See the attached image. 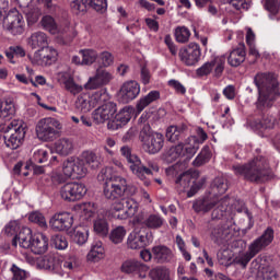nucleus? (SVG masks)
I'll return each mask as SVG.
<instances>
[{
  "label": "nucleus",
  "instance_id": "nucleus-49",
  "mask_svg": "<svg viewBox=\"0 0 280 280\" xmlns=\"http://www.w3.org/2000/svg\"><path fill=\"white\" fill-rule=\"evenodd\" d=\"M70 185L72 187L74 202H75V200H82V198H84V196H86L88 189L84 184L72 182V183H70Z\"/></svg>",
  "mask_w": 280,
  "mask_h": 280
},
{
  "label": "nucleus",
  "instance_id": "nucleus-45",
  "mask_svg": "<svg viewBox=\"0 0 280 280\" xmlns=\"http://www.w3.org/2000/svg\"><path fill=\"white\" fill-rule=\"evenodd\" d=\"M40 23L46 32H49L50 34H58V24L51 15L43 16Z\"/></svg>",
  "mask_w": 280,
  "mask_h": 280
},
{
  "label": "nucleus",
  "instance_id": "nucleus-18",
  "mask_svg": "<svg viewBox=\"0 0 280 280\" xmlns=\"http://www.w3.org/2000/svg\"><path fill=\"white\" fill-rule=\"evenodd\" d=\"M52 231H69L73 226V214L69 212H57L49 220Z\"/></svg>",
  "mask_w": 280,
  "mask_h": 280
},
{
  "label": "nucleus",
  "instance_id": "nucleus-11",
  "mask_svg": "<svg viewBox=\"0 0 280 280\" xmlns=\"http://www.w3.org/2000/svg\"><path fill=\"white\" fill-rule=\"evenodd\" d=\"M106 100V91L100 90L96 91L92 97L88 94H81L78 96L74 106L77 110H80V113H90L93 108H95V104H102Z\"/></svg>",
  "mask_w": 280,
  "mask_h": 280
},
{
  "label": "nucleus",
  "instance_id": "nucleus-20",
  "mask_svg": "<svg viewBox=\"0 0 280 280\" xmlns=\"http://www.w3.org/2000/svg\"><path fill=\"white\" fill-rule=\"evenodd\" d=\"M117 113V104L113 102H107L101 106H98L92 113V119H94L95 124H104L108 121L113 115Z\"/></svg>",
  "mask_w": 280,
  "mask_h": 280
},
{
  "label": "nucleus",
  "instance_id": "nucleus-57",
  "mask_svg": "<svg viewBox=\"0 0 280 280\" xmlns=\"http://www.w3.org/2000/svg\"><path fill=\"white\" fill-rule=\"evenodd\" d=\"M265 10H268L271 16H277L280 10L279 0H266Z\"/></svg>",
  "mask_w": 280,
  "mask_h": 280
},
{
  "label": "nucleus",
  "instance_id": "nucleus-10",
  "mask_svg": "<svg viewBox=\"0 0 280 280\" xmlns=\"http://www.w3.org/2000/svg\"><path fill=\"white\" fill-rule=\"evenodd\" d=\"M121 156H125L127 162L130 164L129 170H131L132 174L139 178L140 180H145V174H152V171L148 168V166L143 165L141 159L139 156L132 154V149L128 145H124L120 148Z\"/></svg>",
  "mask_w": 280,
  "mask_h": 280
},
{
  "label": "nucleus",
  "instance_id": "nucleus-50",
  "mask_svg": "<svg viewBox=\"0 0 280 280\" xmlns=\"http://www.w3.org/2000/svg\"><path fill=\"white\" fill-rule=\"evenodd\" d=\"M126 237V229L124 226H118L114 229L109 234V240L113 244H121Z\"/></svg>",
  "mask_w": 280,
  "mask_h": 280
},
{
  "label": "nucleus",
  "instance_id": "nucleus-1",
  "mask_svg": "<svg viewBox=\"0 0 280 280\" xmlns=\"http://www.w3.org/2000/svg\"><path fill=\"white\" fill-rule=\"evenodd\" d=\"M98 180H104L103 195L113 203L112 209L115 218L126 211V199L124 196H135L137 187L128 186L126 178L113 174V170L103 168L98 174Z\"/></svg>",
  "mask_w": 280,
  "mask_h": 280
},
{
  "label": "nucleus",
  "instance_id": "nucleus-17",
  "mask_svg": "<svg viewBox=\"0 0 280 280\" xmlns=\"http://www.w3.org/2000/svg\"><path fill=\"white\" fill-rule=\"evenodd\" d=\"M110 80H113V74L104 68H98L95 74L85 83L84 88L88 91H95V89H102V86L109 84Z\"/></svg>",
  "mask_w": 280,
  "mask_h": 280
},
{
  "label": "nucleus",
  "instance_id": "nucleus-42",
  "mask_svg": "<svg viewBox=\"0 0 280 280\" xmlns=\"http://www.w3.org/2000/svg\"><path fill=\"white\" fill-rule=\"evenodd\" d=\"M149 277L151 280H170V269L165 267H155L150 270Z\"/></svg>",
  "mask_w": 280,
  "mask_h": 280
},
{
  "label": "nucleus",
  "instance_id": "nucleus-58",
  "mask_svg": "<svg viewBox=\"0 0 280 280\" xmlns=\"http://www.w3.org/2000/svg\"><path fill=\"white\" fill-rule=\"evenodd\" d=\"M213 67H215V60L206 62L203 66L197 69V75H199L200 78H202L203 75H209V73L213 71Z\"/></svg>",
  "mask_w": 280,
  "mask_h": 280
},
{
  "label": "nucleus",
  "instance_id": "nucleus-43",
  "mask_svg": "<svg viewBox=\"0 0 280 280\" xmlns=\"http://www.w3.org/2000/svg\"><path fill=\"white\" fill-rule=\"evenodd\" d=\"M50 244L57 250H67V248H69V241H67V236L61 234L52 235L50 238Z\"/></svg>",
  "mask_w": 280,
  "mask_h": 280
},
{
  "label": "nucleus",
  "instance_id": "nucleus-63",
  "mask_svg": "<svg viewBox=\"0 0 280 280\" xmlns=\"http://www.w3.org/2000/svg\"><path fill=\"white\" fill-rule=\"evenodd\" d=\"M168 86H171L172 89H175L176 93H180L182 95H185V93H187V89H185L183 83H180L177 80H174V79L170 80Z\"/></svg>",
  "mask_w": 280,
  "mask_h": 280
},
{
  "label": "nucleus",
  "instance_id": "nucleus-27",
  "mask_svg": "<svg viewBox=\"0 0 280 280\" xmlns=\"http://www.w3.org/2000/svg\"><path fill=\"white\" fill-rule=\"evenodd\" d=\"M185 130H187V125H171L166 129V140L171 143H180L185 139Z\"/></svg>",
  "mask_w": 280,
  "mask_h": 280
},
{
  "label": "nucleus",
  "instance_id": "nucleus-33",
  "mask_svg": "<svg viewBox=\"0 0 280 280\" xmlns=\"http://www.w3.org/2000/svg\"><path fill=\"white\" fill-rule=\"evenodd\" d=\"M230 205L231 198L229 196H225L221 199L218 198V203L215 205L211 213L212 220H220L224 218V212L229 210Z\"/></svg>",
  "mask_w": 280,
  "mask_h": 280
},
{
  "label": "nucleus",
  "instance_id": "nucleus-2",
  "mask_svg": "<svg viewBox=\"0 0 280 280\" xmlns=\"http://www.w3.org/2000/svg\"><path fill=\"white\" fill-rule=\"evenodd\" d=\"M232 170L236 176H244L245 180L256 183V185L268 183L272 178L270 164L264 155H258L246 164L233 165Z\"/></svg>",
  "mask_w": 280,
  "mask_h": 280
},
{
  "label": "nucleus",
  "instance_id": "nucleus-5",
  "mask_svg": "<svg viewBox=\"0 0 280 280\" xmlns=\"http://www.w3.org/2000/svg\"><path fill=\"white\" fill-rule=\"evenodd\" d=\"M273 240L275 230L269 226L264 231L261 236L250 243V245L248 246V250L245 254L235 258L236 264H238V266H242L243 268H246V266H248V264L250 262V259H253V257H255L256 255H259V253H261V250H265V248H268V246L272 244Z\"/></svg>",
  "mask_w": 280,
  "mask_h": 280
},
{
  "label": "nucleus",
  "instance_id": "nucleus-36",
  "mask_svg": "<svg viewBox=\"0 0 280 280\" xmlns=\"http://www.w3.org/2000/svg\"><path fill=\"white\" fill-rule=\"evenodd\" d=\"M161 98V92L159 91H151L148 95L140 98L137 103V110L138 113H142L152 102H156V100Z\"/></svg>",
  "mask_w": 280,
  "mask_h": 280
},
{
  "label": "nucleus",
  "instance_id": "nucleus-47",
  "mask_svg": "<svg viewBox=\"0 0 280 280\" xmlns=\"http://www.w3.org/2000/svg\"><path fill=\"white\" fill-rule=\"evenodd\" d=\"M73 242L79 246H84L85 242H89V229L79 228L74 230Z\"/></svg>",
  "mask_w": 280,
  "mask_h": 280
},
{
  "label": "nucleus",
  "instance_id": "nucleus-31",
  "mask_svg": "<svg viewBox=\"0 0 280 280\" xmlns=\"http://www.w3.org/2000/svg\"><path fill=\"white\" fill-rule=\"evenodd\" d=\"M73 150H75V143L71 138H61L55 142V151L60 156H69L73 154Z\"/></svg>",
  "mask_w": 280,
  "mask_h": 280
},
{
  "label": "nucleus",
  "instance_id": "nucleus-4",
  "mask_svg": "<svg viewBox=\"0 0 280 280\" xmlns=\"http://www.w3.org/2000/svg\"><path fill=\"white\" fill-rule=\"evenodd\" d=\"M84 163L89 165L92 170H97L100 167V156L93 151H84L80 158H68L63 162L62 172L68 178H82L86 176V167Z\"/></svg>",
  "mask_w": 280,
  "mask_h": 280
},
{
  "label": "nucleus",
  "instance_id": "nucleus-8",
  "mask_svg": "<svg viewBox=\"0 0 280 280\" xmlns=\"http://www.w3.org/2000/svg\"><path fill=\"white\" fill-rule=\"evenodd\" d=\"M60 130H62V124L52 117L43 118L36 125V135L39 141H56Z\"/></svg>",
  "mask_w": 280,
  "mask_h": 280
},
{
  "label": "nucleus",
  "instance_id": "nucleus-34",
  "mask_svg": "<svg viewBox=\"0 0 280 280\" xmlns=\"http://www.w3.org/2000/svg\"><path fill=\"white\" fill-rule=\"evenodd\" d=\"M49 43L47 42V34L43 32H36L31 35L28 38V47H32L33 49H45Z\"/></svg>",
  "mask_w": 280,
  "mask_h": 280
},
{
  "label": "nucleus",
  "instance_id": "nucleus-40",
  "mask_svg": "<svg viewBox=\"0 0 280 280\" xmlns=\"http://www.w3.org/2000/svg\"><path fill=\"white\" fill-rule=\"evenodd\" d=\"M0 113L3 119H12L16 115V107L12 101L0 103Z\"/></svg>",
  "mask_w": 280,
  "mask_h": 280
},
{
  "label": "nucleus",
  "instance_id": "nucleus-64",
  "mask_svg": "<svg viewBox=\"0 0 280 280\" xmlns=\"http://www.w3.org/2000/svg\"><path fill=\"white\" fill-rule=\"evenodd\" d=\"M100 259H104V252H95V249H91L88 254V261L97 262Z\"/></svg>",
  "mask_w": 280,
  "mask_h": 280
},
{
  "label": "nucleus",
  "instance_id": "nucleus-24",
  "mask_svg": "<svg viewBox=\"0 0 280 280\" xmlns=\"http://www.w3.org/2000/svg\"><path fill=\"white\" fill-rule=\"evenodd\" d=\"M28 248L34 255H45L49 250V238L43 233L34 234Z\"/></svg>",
  "mask_w": 280,
  "mask_h": 280
},
{
  "label": "nucleus",
  "instance_id": "nucleus-19",
  "mask_svg": "<svg viewBox=\"0 0 280 280\" xmlns=\"http://www.w3.org/2000/svg\"><path fill=\"white\" fill-rule=\"evenodd\" d=\"M133 108L125 106L115 115V117L107 122L108 130H119L132 119Z\"/></svg>",
  "mask_w": 280,
  "mask_h": 280
},
{
  "label": "nucleus",
  "instance_id": "nucleus-30",
  "mask_svg": "<svg viewBox=\"0 0 280 280\" xmlns=\"http://www.w3.org/2000/svg\"><path fill=\"white\" fill-rule=\"evenodd\" d=\"M33 240L34 235L32 234V230L30 228H23L20 230L19 234L13 237L12 246L20 244L21 248H30Z\"/></svg>",
  "mask_w": 280,
  "mask_h": 280
},
{
  "label": "nucleus",
  "instance_id": "nucleus-26",
  "mask_svg": "<svg viewBox=\"0 0 280 280\" xmlns=\"http://www.w3.org/2000/svg\"><path fill=\"white\" fill-rule=\"evenodd\" d=\"M218 197H203L192 203V209L196 213H209L211 209H215Z\"/></svg>",
  "mask_w": 280,
  "mask_h": 280
},
{
  "label": "nucleus",
  "instance_id": "nucleus-37",
  "mask_svg": "<svg viewBox=\"0 0 280 280\" xmlns=\"http://www.w3.org/2000/svg\"><path fill=\"white\" fill-rule=\"evenodd\" d=\"M93 229L96 235H100L101 237H106L109 231L108 221L106 220V218L98 215L93 221Z\"/></svg>",
  "mask_w": 280,
  "mask_h": 280
},
{
  "label": "nucleus",
  "instance_id": "nucleus-62",
  "mask_svg": "<svg viewBox=\"0 0 280 280\" xmlns=\"http://www.w3.org/2000/svg\"><path fill=\"white\" fill-rule=\"evenodd\" d=\"M98 58H100L101 63L103 65V67H110V65H113V62H114L113 54H110L109 51L101 52L98 55Z\"/></svg>",
  "mask_w": 280,
  "mask_h": 280
},
{
  "label": "nucleus",
  "instance_id": "nucleus-3",
  "mask_svg": "<svg viewBox=\"0 0 280 280\" xmlns=\"http://www.w3.org/2000/svg\"><path fill=\"white\" fill-rule=\"evenodd\" d=\"M254 84L258 89V100L256 107L259 110L270 108L275 97L279 95V81L275 73H257L254 78Z\"/></svg>",
  "mask_w": 280,
  "mask_h": 280
},
{
  "label": "nucleus",
  "instance_id": "nucleus-41",
  "mask_svg": "<svg viewBox=\"0 0 280 280\" xmlns=\"http://www.w3.org/2000/svg\"><path fill=\"white\" fill-rule=\"evenodd\" d=\"M277 270L271 266H266L258 270L256 280H277Z\"/></svg>",
  "mask_w": 280,
  "mask_h": 280
},
{
  "label": "nucleus",
  "instance_id": "nucleus-29",
  "mask_svg": "<svg viewBox=\"0 0 280 280\" xmlns=\"http://www.w3.org/2000/svg\"><path fill=\"white\" fill-rule=\"evenodd\" d=\"M128 248L137 250L139 248H145L148 246V234L141 232H131L127 240Z\"/></svg>",
  "mask_w": 280,
  "mask_h": 280
},
{
  "label": "nucleus",
  "instance_id": "nucleus-7",
  "mask_svg": "<svg viewBox=\"0 0 280 280\" xmlns=\"http://www.w3.org/2000/svg\"><path fill=\"white\" fill-rule=\"evenodd\" d=\"M0 132L3 135V140L7 148L10 150H16L23 145V139H25V127L19 125L16 120L0 125Z\"/></svg>",
  "mask_w": 280,
  "mask_h": 280
},
{
  "label": "nucleus",
  "instance_id": "nucleus-6",
  "mask_svg": "<svg viewBox=\"0 0 280 280\" xmlns=\"http://www.w3.org/2000/svg\"><path fill=\"white\" fill-rule=\"evenodd\" d=\"M139 141H141L143 150L148 154H159L165 145V137L162 133L155 132L150 127V124H144L139 133Z\"/></svg>",
  "mask_w": 280,
  "mask_h": 280
},
{
  "label": "nucleus",
  "instance_id": "nucleus-28",
  "mask_svg": "<svg viewBox=\"0 0 280 280\" xmlns=\"http://www.w3.org/2000/svg\"><path fill=\"white\" fill-rule=\"evenodd\" d=\"M246 60V45L240 43L236 48H234L230 56L228 57V62L230 67H240Z\"/></svg>",
  "mask_w": 280,
  "mask_h": 280
},
{
  "label": "nucleus",
  "instance_id": "nucleus-22",
  "mask_svg": "<svg viewBox=\"0 0 280 280\" xmlns=\"http://www.w3.org/2000/svg\"><path fill=\"white\" fill-rule=\"evenodd\" d=\"M37 266L43 270H49V272H52L54 275H59V277L65 276L60 259L54 256H44L37 261Z\"/></svg>",
  "mask_w": 280,
  "mask_h": 280
},
{
  "label": "nucleus",
  "instance_id": "nucleus-15",
  "mask_svg": "<svg viewBox=\"0 0 280 280\" xmlns=\"http://www.w3.org/2000/svg\"><path fill=\"white\" fill-rule=\"evenodd\" d=\"M120 270L125 275H132L133 277L145 279V277H148V270H150V267L137 259H128L122 262Z\"/></svg>",
  "mask_w": 280,
  "mask_h": 280
},
{
  "label": "nucleus",
  "instance_id": "nucleus-35",
  "mask_svg": "<svg viewBox=\"0 0 280 280\" xmlns=\"http://www.w3.org/2000/svg\"><path fill=\"white\" fill-rule=\"evenodd\" d=\"M275 121L277 119L270 115H264L260 120H253L250 127L254 130H272L275 128Z\"/></svg>",
  "mask_w": 280,
  "mask_h": 280
},
{
  "label": "nucleus",
  "instance_id": "nucleus-23",
  "mask_svg": "<svg viewBox=\"0 0 280 280\" xmlns=\"http://www.w3.org/2000/svg\"><path fill=\"white\" fill-rule=\"evenodd\" d=\"M137 224H141L142 226H147V229H161L163 226L164 220L161 215L158 214H145L143 212L139 213L136 217Z\"/></svg>",
  "mask_w": 280,
  "mask_h": 280
},
{
  "label": "nucleus",
  "instance_id": "nucleus-44",
  "mask_svg": "<svg viewBox=\"0 0 280 280\" xmlns=\"http://www.w3.org/2000/svg\"><path fill=\"white\" fill-rule=\"evenodd\" d=\"M226 235H229V230L223 225H218L211 232V240L214 244H222V240H225Z\"/></svg>",
  "mask_w": 280,
  "mask_h": 280
},
{
  "label": "nucleus",
  "instance_id": "nucleus-53",
  "mask_svg": "<svg viewBox=\"0 0 280 280\" xmlns=\"http://www.w3.org/2000/svg\"><path fill=\"white\" fill-rule=\"evenodd\" d=\"M61 269L65 268V270H77V268L80 267V259L75 256H70L66 258L63 261H60Z\"/></svg>",
  "mask_w": 280,
  "mask_h": 280
},
{
  "label": "nucleus",
  "instance_id": "nucleus-55",
  "mask_svg": "<svg viewBox=\"0 0 280 280\" xmlns=\"http://www.w3.org/2000/svg\"><path fill=\"white\" fill-rule=\"evenodd\" d=\"M23 13L25 14L28 23H36L40 18V12L38 9L30 8L28 5L24 8Z\"/></svg>",
  "mask_w": 280,
  "mask_h": 280
},
{
  "label": "nucleus",
  "instance_id": "nucleus-25",
  "mask_svg": "<svg viewBox=\"0 0 280 280\" xmlns=\"http://www.w3.org/2000/svg\"><path fill=\"white\" fill-rule=\"evenodd\" d=\"M174 259V253L165 245L153 246V261L154 264H168Z\"/></svg>",
  "mask_w": 280,
  "mask_h": 280
},
{
  "label": "nucleus",
  "instance_id": "nucleus-38",
  "mask_svg": "<svg viewBox=\"0 0 280 280\" xmlns=\"http://www.w3.org/2000/svg\"><path fill=\"white\" fill-rule=\"evenodd\" d=\"M211 149L209 145H205L197 158L192 161L194 167H202V165H207L209 161H211Z\"/></svg>",
  "mask_w": 280,
  "mask_h": 280
},
{
  "label": "nucleus",
  "instance_id": "nucleus-32",
  "mask_svg": "<svg viewBox=\"0 0 280 280\" xmlns=\"http://www.w3.org/2000/svg\"><path fill=\"white\" fill-rule=\"evenodd\" d=\"M229 190V180L225 177L218 176L210 184V191L213 194V198L226 194Z\"/></svg>",
  "mask_w": 280,
  "mask_h": 280
},
{
  "label": "nucleus",
  "instance_id": "nucleus-60",
  "mask_svg": "<svg viewBox=\"0 0 280 280\" xmlns=\"http://www.w3.org/2000/svg\"><path fill=\"white\" fill-rule=\"evenodd\" d=\"M11 272L13 275V280H25L27 279V271L21 269L16 265H12Z\"/></svg>",
  "mask_w": 280,
  "mask_h": 280
},
{
  "label": "nucleus",
  "instance_id": "nucleus-48",
  "mask_svg": "<svg viewBox=\"0 0 280 280\" xmlns=\"http://www.w3.org/2000/svg\"><path fill=\"white\" fill-rule=\"evenodd\" d=\"M79 54L82 58V65L86 66L93 65V62L98 58L97 51L93 49L80 50Z\"/></svg>",
  "mask_w": 280,
  "mask_h": 280
},
{
  "label": "nucleus",
  "instance_id": "nucleus-39",
  "mask_svg": "<svg viewBox=\"0 0 280 280\" xmlns=\"http://www.w3.org/2000/svg\"><path fill=\"white\" fill-rule=\"evenodd\" d=\"M137 213V202L132 199H125V211L120 214H116L118 220H128Z\"/></svg>",
  "mask_w": 280,
  "mask_h": 280
},
{
  "label": "nucleus",
  "instance_id": "nucleus-46",
  "mask_svg": "<svg viewBox=\"0 0 280 280\" xmlns=\"http://www.w3.org/2000/svg\"><path fill=\"white\" fill-rule=\"evenodd\" d=\"M191 183V174L189 172L182 173L175 180V185L179 191H185Z\"/></svg>",
  "mask_w": 280,
  "mask_h": 280
},
{
  "label": "nucleus",
  "instance_id": "nucleus-61",
  "mask_svg": "<svg viewBox=\"0 0 280 280\" xmlns=\"http://www.w3.org/2000/svg\"><path fill=\"white\" fill-rule=\"evenodd\" d=\"M205 183H207L206 178H201L198 182H194V184L191 185L189 191L187 192V197L188 198H192V196L195 194H198V191H200V189H202Z\"/></svg>",
  "mask_w": 280,
  "mask_h": 280
},
{
  "label": "nucleus",
  "instance_id": "nucleus-54",
  "mask_svg": "<svg viewBox=\"0 0 280 280\" xmlns=\"http://www.w3.org/2000/svg\"><path fill=\"white\" fill-rule=\"evenodd\" d=\"M66 89L71 93L72 95H78V93H82L83 89L82 85L77 84V82L73 80V78L69 77L63 82Z\"/></svg>",
  "mask_w": 280,
  "mask_h": 280
},
{
  "label": "nucleus",
  "instance_id": "nucleus-56",
  "mask_svg": "<svg viewBox=\"0 0 280 280\" xmlns=\"http://www.w3.org/2000/svg\"><path fill=\"white\" fill-rule=\"evenodd\" d=\"M30 222H34V224H38L42 229H47V220H45V215L43 213L35 211L28 215Z\"/></svg>",
  "mask_w": 280,
  "mask_h": 280
},
{
  "label": "nucleus",
  "instance_id": "nucleus-59",
  "mask_svg": "<svg viewBox=\"0 0 280 280\" xmlns=\"http://www.w3.org/2000/svg\"><path fill=\"white\" fill-rule=\"evenodd\" d=\"M4 233L8 237H16L19 233V223L16 221L9 222L4 228Z\"/></svg>",
  "mask_w": 280,
  "mask_h": 280
},
{
  "label": "nucleus",
  "instance_id": "nucleus-14",
  "mask_svg": "<svg viewBox=\"0 0 280 280\" xmlns=\"http://www.w3.org/2000/svg\"><path fill=\"white\" fill-rule=\"evenodd\" d=\"M200 56H202L200 45L196 43H190L179 50V58L187 67H194V65H197V62L200 61Z\"/></svg>",
  "mask_w": 280,
  "mask_h": 280
},
{
  "label": "nucleus",
  "instance_id": "nucleus-12",
  "mask_svg": "<svg viewBox=\"0 0 280 280\" xmlns=\"http://www.w3.org/2000/svg\"><path fill=\"white\" fill-rule=\"evenodd\" d=\"M70 5L74 14H85L89 8H92L96 12L104 13L108 8V2L106 0H74Z\"/></svg>",
  "mask_w": 280,
  "mask_h": 280
},
{
  "label": "nucleus",
  "instance_id": "nucleus-16",
  "mask_svg": "<svg viewBox=\"0 0 280 280\" xmlns=\"http://www.w3.org/2000/svg\"><path fill=\"white\" fill-rule=\"evenodd\" d=\"M141 93V86L137 81L125 82L118 93V102L121 104H130L132 100H137Z\"/></svg>",
  "mask_w": 280,
  "mask_h": 280
},
{
  "label": "nucleus",
  "instance_id": "nucleus-13",
  "mask_svg": "<svg viewBox=\"0 0 280 280\" xmlns=\"http://www.w3.org/2000/svg\"><path fill=\"white\" fill-rule=\"evenodd\" d=\"M1 21L13 36L23 34V15L18 10L9 11L7 15L3 13Z\"/></svg>",
  "mask_w": 280,
  "mask_h": 280
},
{
  "label": "nucleus",
  "instance_id": "nucleus-52",
  "mask_svg": "<svg viewBox=\"0 0 280 280\" xmlns=\"http://www.w3.org/2000/svg\"><path fill=\"white\" fill-rule=\"evenodd\" d=\"M60 196L62 200H67L68 202H75L71 183H67L60 188Z\"/></svg>",
  "mask_w": 280,
  "mask_h": 280
},
{
  "label": "nucleus",
  "instance_id": "nucleus-51",
  "mask_svg": "<svg viewBox=\"0 0 280 280\" xmlns=\"http://www.w3.org/2000/svg\"><path fill=\"white\" fill-rule=\"evenodd\" d=\"M191 36V32L186 26H178L175 28V38L177 43H187L189 37Z\"/></svg>",
  "mask_w": 280,
  "mask_h": 280
},
{
  "label": "nucleus",
  "instance_id": "nucleus-21",
  "mask_svg": "<svg viewBox=\"0 0 280 280\" xmlns=\"http://www.w3.org/2000/svg\"><path fill=\"white\" fill-rule=\"evenodd\" d=\"M35 60L42 65V67H51L56 60H58V50L54 47H44L38 49L34 55Z\"/></svg>",
  "mask_w": 280,
  "mask_h": 280
},
{
  "label": "nucleus",
  "instance_id": "nucleus-9",
  "mask_svg": "<svg viewBox=\"0 0 280 280\" xmlns=\"http://www.w3.org/2000/svg\"><path fill=\"white\" fill-rule=\"evenodd\" d=\"M198 143L190 144L185 148L183 142H179L177 145L171 147L163 155L162 159L165 163L172 164L177 159H185V161H190L194 159L196 152H198Z\"/></svg>",
  "mask_w": 280,
  "mask_h": 280
}]
</instances>
